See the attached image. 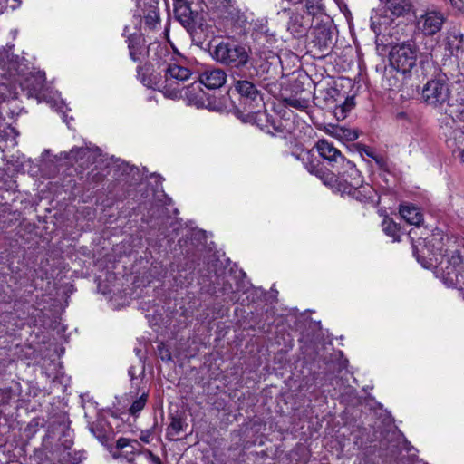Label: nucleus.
<instances>
[{
    "label": "nucleus",
    "instance_id": "obj_1",
    "mask_svg": "<svg viewBox=\"0 0 464 464\" xmlns=\"http://www.w3.org/2000/svg\"><path fill=\"white\" fill-rule=\"evenodd\" d=\"M430 252V266L434 273L447 286L463 289L464 244L461 238L433 233L426 243Z\"/></svg>",
    "mask_w": 464,
    "mask_h": 464
},
{
    "label": "nucleus",
    "instance_id": "obj_2",
    "mask_svg": "<svg viewBox=\"0 0 464 464\" xmlns=\"http://www.w3.org/2000/svg\"><path fill=\"white\" fill-rule=\"evenodd\" d=\"M235 89L242 99L245 121L256 124L261 130L271 132L268 122L269 118L264 110V102L260 92L253 82L246 80H239L235 82Z\"/></svg>",
    "mask_w": 464,
    "mask_h": 464
},
{
    "label": "nucleus",
    "instance_id": "obj_3",
    "mask_svg": "<svg viewBox=\"0 0 464 464\" xmlns=\"http://www.w3.org/2000/svg\"><path fill=\"white\" fill-rule=\"evenodd\" d=\"M421 101L440 113H448L452 106L451 86L445 74L429 80L422 87Z\"/></svg>",
    "mask_w": 464,
    "mask_h": 464
},
{
    "label": "nucleus",
    "instance_id": "obj_4",
    "mask_svg": "<svg viewBox=\"0 0 464 464\" xmlns=\"http://www.w3.org/2000/svg\"><path fill=\"white\" fill-rule=\"evenodd\" d=\"M419 54V47L413 40L396 43L389 53L390 63L398 72L408 73L416 66Z\"/></svg>",
    "mask_w": 464,
    "mask_h": 464
},
{
    "label": "nucleus",
    "instance_id": "obj_5",
    "mask_svg": "<svg viewBox=\"0 0 464 464\" xmlns=\"http://www.w3.org/2000/svg\"><path fill=\"white\" fill-rule=\"evenodd\" d=\"M164 72L165 80L160 85V92L167 98H181L183 84L192 76L191 71L186 66L169 62Z\"/></svg>",
    "mask_w": 464,
    "mask_h": 464
},
{
    "label": "nucleus",
    "instance_id": "obj_6",
    "mask_svg": "<svg viewBox=\"0 0 464 464\" xmlns=\"http://www.w3.org/2000/svg\"><path fill=\"white\" fill-rule=\"evenodd\" d=\"M213 58L225 65L233 68H242L249 61V53L243 45L221 42L212 51Z\"/></svg>",
    "mask_w": 464,
    "mask_h": 464
},
{
    "label": "nucleus",
    "instance_id": "obj_7",
    "mask_svg": "<svg viewBox=\"0 0 464 464\" xmlns=\"http://www.w3.org/2000/svg\"><path fill=\"white\" fill-rule=\"evenodd\" d=\"M336 171L337 174L329 186L341 194L351 193V189L362 183L360 171L351 160H343L340 166H336Z\"/></svg>",
    "mask_w": 464,
    "mask_h": 464
},
{
    "label": "nucleus",
    "instance_id": "obj_8",
    "mask_svg": "<svg viewBox=\"0 0 464 464\" xmlns=\"http://www.w3.org/2000/svg\"><path fill=\"white\" fill-rule=\"evenodd\" d=\"M138 447H140V443L136 440L121 438L117 440V451L113 453V456L126 459L130 464H159V459L150 452L136 451Z\"/></svg>",
    "mask_w": 464,
    "mask_h": 464
},
{
    "label": "nucleus",
    "instance_id": "obj_9",
    "mask_svg": "<svg viewBox=\"0 0 464 464\" xmlns=\"http://www.w3.org/2000/svg\"><path fill=\"white\" fill-rule=\"evenodd\" d=\"M45 73L44 72H37L31 78L27 79L24 83L19 82L23 88L30 89L38 99L46 101L51 107L55 108L58 111L64 114L67 106L63 101H60V97L57 93L47 95L44 90Z\"/></svg>",
    "mask_w": 464,
    "mask_h": 464
},
{
    "label": "nucleus",
    "instance_id": "obj_10",
    "mask_svg": "<svg viewBox=\"0 0 464 464\" xmlns=\"http://www.w3.org/2000/svg\"><path fill=\"white\" fill-rule=\"evenodd\" d=\"M444 15L437 11H427L416 19V27L425 35H434L444 24Z\"/></svg>",
    "mask_w": 464,
    "mask_h": 464
},
{
    "label": "nucleus",
    "instance_id": "obj_11",
    "mask_svg": "<svg viewBox=\"0 0 464 464\" xmlns=\"http://www.w3.org/2000/svg\"><path fill=\"white\" fill-rule=\"evenodd\" d=\"M227 75L221 69L206 70L199 77V82H194L190 88H199L201 84L208 89H218L224 85L226 82Z\"/></svg>",
    "mask_w": 464,
    "mask_h": 464
},
{
    "label": "nucleus",
    "instance_id": "obj_12",
    "mask_svg": "<svg viewBox=\"0 0 464 464\" xmlns=\"http://www.w3.org/2000/svg\"><path fill=\"white\" fill-rule=\"evenodd\" d=\"M315 148L320 156L332 163L334 168L335 167L334 164L340 166L343 163V160H346L340 150L326 140H318Z\"/></svg>",
    "mask_w": 464,
    "mask_h": 464
},
{
    "label": "nucleus",
    "instance_id": "obj_13",
    "mask_svg": "<svg viewBox=\"0 0 464 464\" xmlns=\"http://www.w3.org/2000/svg\"><path fill=\"white\" fill-rule=\"evenodd\" d=\"M99 151V149H92L90 147H74L68 152L61 153V156L69 160V163L79 162L85 160L86 163H90L94 160L95 153Z\"/></svg>",
    "mask_w": 464,
    "mask_h": 464
},
{
    "label": "nucleus",
    "instance_id": "obj_14",
    "mask_svg": "<svg viewBox=\"0 0 464 464\" xmlns=\"http://www.w3.org/2000/svg\"><path fill=\"white\" fill-rule=\"evenodd\" d=\"M309 159L310 155L308 152L302 154V160L304 161L307 160V162L304 163L307 171L319 178L324 182V184L331 185L334 180V174L324 170L322 167L319 166V164H315L314 161H310Z\"/></svg>",
    "mask_w": 464,
    "mask_h": 464
},
{
    "label": "nucleus",
    "instance_id": "obj_15",
    "mask_svg": "<svg viewBox=\"0 0 464 464\" xmlns=\"http://www.w3.org/2000/svg\"><path fill=\"white\" fill-rule=\"evenodd\" d=\"M392 22V18L387 14L384 9L374 10L371 16V28L376 34H381Z\"/></svg>",
    "mask_w": 464,
    "mask_h": 464
},
{
    "label": "nucleus",
    "instance_id": "obj_16",
    "mask_svg": "<svg viewBox=\"0 0 464 464\" xmlns=\"http://www.w3.org/2000/svg\"><path fill=\"white\" fill-rule=\"evenodd\" d=\"M413 0H385L387 9L393 16H402L412 8Z\"/></svg>",
    "mask_w": 464,
    "mask_h": 464
},
{
    "label": "nucleus",
    "instance_id": "obj_17",
    "mask_svg": "<svg viewBox=\"0 0 464 464\" xmlns=\"http://www.w3.org/2000/svg\"><path fill=\"white\" fill-rule=\"evenodd\" d=\"M448 143L449 147L452 149L454 157L464 163V131L454 130L453 137L449 140Z\"/></svg>",
    "mask_w": 464,
    "mask_h": 464
},
{
    "label": "nucleus",
    "instance_id": "obj_18",
    "mask_svg": "<svg viewBox=\"0 0 464 464\" xmlns=\"http://www.w3.org/2000/svg\"><path fill=\"white\" fill-rule=\"evenodd\" d=\"M400 214L411 225L419 226L422 222L420 210L413 205H401Z\"/></svg>",
    "mask_w": 464,
    "mask_h": 464
},
{
    "label": "nucleus",
    "instance_id": "obj_19",
    "mask_svg": "<svg viewBox=\"0 0 464 464\" xmlns=\"http://www.w3.org/2000/svg\"><path fill=\"white\" fill-rule=\"evenodd\" d=\"M174 13L182 24H189L192 20V10L187 0H173Z\"/></svg>",
    "mask_w": 464,
    "mask_h": 464
},
{
    "label": "nucleus",
    "instance_id": "obj_20",
    "mask_svg": "<svg viewBox=\"0 0 464 464\" xmlns=\"http://www.w3.org/2000/svg\"><path fill=\"white\" fill-rule=\"evenodd\" d=\"M345 194L359 201H364L373 198L374 189L369 184H363L362 182V185L354 188L353 189H351V193Z\"/></svg>",
    "mask_w": 464,
    "mask_h": 464
},
{
    "label": "nucleus",
    "instance_id": "obj_21",
    "mask_svg": "<svg viewBox=\"0 0 464 464\" xmlns=\"http://www.w3.org/2000/svg\"><path fill=\"white\" fill-rule=\"evenodd\" d=\"M209 5H213L212 8H215L222 14H227L228 15L235 14L237 9L235 5V0H204Z\"/></svg>",
    "mask_w": 464,
    "mask_h": 464
},
{
    "label": "nucleus",
    "instance_id": "obj_22",
    "mask_svg": "<svg viewBox=\"0 0 464 464\" xmlns=\"http://www.w3.org/2000/svg\"><path fill=\"white\" fill-rule=\"evenodd\" d=\"M383 232L393 241H399L401 237L399 226L391 218H385L382 223Z\"/></svg>",
    "mask_w": 464,
    "mask_h": 464
},
{
    "label": "nucleus",
    "instance_id": "obj_23",
    "mask_svg": "<svg viewBox=\"0 0 464 464\" xmlns=\"http://www.w3.org/2000/svg\"><path fill=\"white\" fill-rule=\"evenodd\" d=\"M148 401V393L142 392L130 407V413L133 416L139 414L145 407Z\"/></svg>",
    "mask_w": 464,
    "mask_h": 464
},
{
    "label": "nucleus",
    "instance_id": "obj_24",
    "mask_svg": "<svg viewBox=\"0 0 464 464\" xmlns=\"http://www.w3.org/2000/svg\"><path fill=\"white\" fill-rule=\"evenodd\" d=\"M306 12L310 15H317L324 11L322 0H304Z\"/></svg>",
    "mask_w": 464,
    "mask_h": 464
},
{
    "label": "nucleus",
    "instance_id": "obj_25",
    "mask_svg": "<svg viewBox=\"0 0 464 464\" xmlns=\"http://www.w3.org/2000/svg\"><path fill=\"white\" fill-rule=\"evenodd\" d=\"M353 99L347 98L343 104L335 107L334 111L335 117L338 120H343L346 117L347 112L353 109Z\"/></svg>",
    "mask_w": 464,
    "mask_h": 464
},
{
    "label": "nucleus",
    "instance_id": "obj_26",
    "mask_svg": "<svg viewBox=\"0 0 464 464\" xmlns=\"http://www.w3.org/2000/svg\"><path fill=\"white\" fill-rule=\"evenodd\" d=\"M448 45L450 50L459 49L463 40V35L458 32L448 33Z\"/></svg>",
    "mask_w": 464,
    "mask_h": 464
},
{
    "label": "nucleus",
    "instance_id": "obj_27",
    "mask_svg": "<svg viewBox=\"0 0 464 464\" xmlns=\"http://www.w3.org/2000/svg\"><path fill=\"white\" fill-rule=\"evenodd\" d=\"M183 427L184 423L181 419L173 418L168 428V435L172 437L178 436L183 430Z\"/></svg>",
    "mask_w": 464,
    "mask_h": 464
},
{
    "label": "nucleus",
    "instance_id": "obj_28",
    "mask_svg": "<svg viewBox=\"0 0 464 464\" xmlns=\"http://www.w3.org/2000/svg\"><path fill=\"white\" fill-rule=\"evenodd\" d=\"M285 102L288 106L298 109L300 111H304L308 107V101L304 99L287 98L285 99Z\"/></svg>",
    "mask_w": 464,
    "mask_h": 464
},
{
    "label": "nucleus",
    "instance_id": "obj_29",
    "mask_svg": "<svg viewBox=\"0 0 464 464\" xmlns=\"http://www.w3.org/2000/svg\"><path fill=\"white\" fill-rule=\"evenodd\" d=\"M138 40L139 39L136 37L129 38L130 55L133 61H137L140 54V50L138 46Z\"/></svg>",
    "mask_w": 464,
    "mask_h": 464
},
{
    "label": "nucleus",
    "instance_id": "obj_30",
    "mask_svg": "<svg viewBox=\"0 0 464 464\" xmlns=\"http://www.w3.org/2000/svg\"><path fill=\"white\" fill-rule=\"evenodd\" d=\"M358 138V132L355 130L343 128V134H342L341 140L353 141Z\"/></svg>",
    "mask_w": 464,
    "mask_h": 464
},
{
    "label": "nucleus",
    "instance_id": "obj_31",
    "mask_svg": "<svg viewBox=\"0 0 464 464\" xmlns=\"http://www.w3.org/2000/svg\"><path fill=\"white\" fill-rule=\"evenodd\" d=\"M158 352L159 355L161 358L162 361H170L171 360V354L169 349L165 346L164 343H160L158 346Z\"/></svg>",
    "mask_w": 464,
    "mask_h": 464
},
{
    "label": "nucleus",
    "instance_id": "obj_32",
    "mask_svg": "<svg viewBox=\"0 0 464 464\" xmlns=\"http://www.w3.org/2000/svg\"><path fill=\"white\" fill-rule=\"evenodd\" d=\"M343 126H331V129L328 130V132L334 136V138L341 140L342 134H343Z\"/></svg>",
    "mask_w": 464,
    "mask_h": 464
},
{
    "label": "nucleus",
    "instance_id": "obj_33",
    "mask_svg": "<svg viewBox=\"0 0 464 464\" xmlns=\"http://www.w3.org/2000/svg\"><path fill=\"white\" fill-rule=\"evenodd\" d=\"M454 8L459 11L464 10V0H450Z\"/></svg>",
    "mask_w": 464,
    "mask_h": 464
},
{
    "label": "nucleus",
    "instance_id": "obj_34",
    "mask_svg": "<svg viewBox=\"0 0 464 464\" xmlns=\"http://www.w3.org/2000/svg\"><path fill=\"white\" fill-rule=\"evenodd\" d=\"M83 458V455L82 453H75L74 456L72 457V464H78L82 461Z\"/></svg>",
    "mask_w": 464,
    "mask_h": 464
},
{
    "label": "nucleus",
    "instance_id": "obj_35",
    "mask_svg": "<svg viewBox=\"0 0 464 464\" xmlns=\"http://www.w3.org/2000/svg\"><path fill=\"white\" fill-rule=\"evenodd\" d=\"M397 119L399 120H410V117L407 112L401 111L397 114Z\"/></svg>",
    "mask_w": 464,
    "mask_h": 464
},
{
    "label": "nucleus",
    "instance_id": "obj_36",
    "mask_svg": "<svg viewBox=\"0 0 464 464\" xmlns=\"http://www.w3.org/2000/svg\"><path fill=\"white\" fill-rule=\"evenodd\" d=\"M140 440L145 441V442H149L150 441V435H145V436H141L140 437Z\"/></svg>",
    "mask_w": 464,
    "mask_h": 464
},
{
    "label": "nucleus",
    "instance_id": "obj_37",
    "mask_svg": "<svg viewBox=\"0 0 464 464\" xmlns=\"http://www.w3.org/2000/svg\"><path fill=\"white\" fill-rule=\"evenodd\" d=\"M198 89H199V92H202V89H200V87L199 88H196V89H192V88H190V86L188 87V92H190L191 91H196Z\"/></svg>",
    "mask_w": 464,
    "mask_h": 464
},
{
    "label": "nucleus",
    "instance_id": "obj_38",
    "mask_svg": "<svg viewBox=\"0 0 464 464\" xmlns=\"http://www.w3.org/2000/svg\"><path fill=\"white\" fill-rule=\"evenodd\" d=\"M373 159L375 160V161H376L377 163H381V159H378L377 157H373Z\"/></svg>",
    "mask_w": 464,
    "mask_h": 464
},
{
    "label": "nucleus",
    "instance_id": "obj_39",
    "mask_svg": "<svg viewBox=\"0 0 464 464\" xmlns=\"http://www.w3.org/2000/svg\"><path fill=\"white\" fill-rule=\"evenodd\" d=\"M273 128H274L275 130H278V127L274 126Z\"/></svg>",
    "mask_w": 464,
    "mask_h": 464
}]
</instances>
